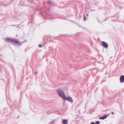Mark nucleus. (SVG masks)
<instances>
[{
    "instance_id": "1",
    "label": "nucleus",
    "mask_w": 124,
    "mask_h": 124,
    "mask_svg": "<svg viewBox=\"0 0 124 124\" xmlns=\"http://www.w3.org/2000/svg\"><path fill=\"white\" fill-rule=\"evenodd\" d=\"M6 41L9 43H12L13 42L17 45H21L22 43L19 41L18 40L14 39L12 38H6Z\"/></svg>"
},
{
    "instance_id": "2",
    "label": "nucleus",
    "mask_w": 124,
    "mask_h": 124,
    "mask_svg": "<svg viewBox=\"0 0 124 124\" xmlns=\"http://www.w3.org/2000/svg\"><path fill=\"white\" fill-rule=\"evenodd\" d=\"M57 93L60 97L63 99L65 97V95L61 89L58 90L57 91Z\"/></svg>"
},
{
    "instance_id": "3",
    "label": "nucleus",
    "mask_w": 124,
    "mask_h": 124,
    "mask_svg": "<svg viewBox=\"0 0 124 124\" xmlns=\"http://www.w3.org/2000/svg\"><path fill=\"white\" fill-rule=\"evenodd\" d=\"M63 99H64L65 100H67L68 101L71 103H73V101L72 99L70 97H66V96H65V98H63Z\"/></svg>"
},
{
    "instance_id": "4",
    "label": "nucleus",
    "mask_w": 124,
    "mask_h": 124,
    "mask_svg": "<svg viewBox=\"0 0 124 124\" xmlns=\"http://www.w3.org/2000/svg\"><path fill=\"white\" fill-rule=\"evenodd\" d=\"M101 43L104 47L106 48H108V45L106 42L104 41H102L101 42Z\"/></svg>"
},
{
    "instance_id": "5",
    "label": "nucleus",
    "mask_w": 124,
    "mask_h": 124,
    "mask_svg": "<svg viewBox=\"0 0 124 124\" xmlns=\"http://www.w3.org/2000/svg\"><path fill=\"white\" fill-rule=\"evenodd\" d=\"M120 81L121 83H122L124 82V76H121L120 78Z\"/></svg>"
},
{
    "instance_id": "6",
    "label": "nucleus",
    "mask_w": 124,
    "mask_h": 124,
    "mask_svg": "<svg viewBox=\"0 0 124 124\" xmlns=\"http://www.w3.org/2000/svg\"><path fill=\"white\" fill-rule=\"evenodd\" d=\"M63 124H67V120L65 119L63 120Z\"/></svg>"
},
{
    "instance_id": "7",
    "label": "nucleus",
    "mask_w": 124,
    "mask_h": 124,
    "mask_svg": "<svg viewBox=\"0 0 124 124\" xmlns=\"http://www.w3.org/2000/svg\"><path fill=\"white\" fill-rule=\"evenodd\" d=\"M103 116V117L105 119L107 118L108 116L107 115H105Z\"/></svg>"
},
{
    "instance_id": "8",
    "label": "nucleus",
    "mask_w": 124,
    "mask_h": 124,
    "mask_svg": "<svg viewBox=\"0 0 124 124\" xmlns=\"http://www.w3.org/2000/svg\"><path fill=\"white\" fill-rule=\"evenodd\" d=\"M99 119H102V120H103V119H104L103 117V116L102 117H99Z\"/></svg>"
},
{
    "instance_id": "9",
    "label": "nucleus",
    "mask_w": 124,
    "mask_h": 124,
    "mask_svg": "<svg viewBox=\"0 0 124 124\" xmlns=\"http://www.w3.org/2000/svg\"><path fill=\"white\" fill-rule=\"evenodd\" d=\"M100 123L99 121H97L96 122L95 124H99Z\"/></svg>"
},
{
    "instance_id": "10",
    "label": "nucleus",
    "mask_w": 124,
    "mask_h": 124,
    "mask_svg": "<svg viewBox=\"0 0 124 124\" xmlns=\"http://www.w3.org/2000/svg\"><path fill=\"white\" fill-rule=\"evenodd\" d=\"M84 20H86V18L85 17V15H84Z\"/></svg>"
},
{
    "instance_id": "11",
    "label": "nucleus",
    "mask_w": 124,
    "mask_h": 124,
    "mask_svg": "<svg viewBox=\"0 0 124 124\" xmlns=\"http://www.w3.org/2000/svg\"><path fill=\"white\" fill-rule=\"evenodd\" d=\"M39 47H42V46L41 45L39 44Z\"/></svg>"
},
{
    "instance_id": "12",
    "label": "nucleus",
    "mask_w": 124,
    "mask_h": 124,
    "mask_svg": "<svg viewBox=\"0 0 124 124\" xmlns=\"http://www.w3.org/2000/svg\"><path fill=\"white\" fill-rule=\"evenodd\" d=\"M112 114L113 115H114L115 114L113 112H112Z\"/></svg>"
},
{
    "instance_id": "13",
    "label": "nucleus",
    "mask_w": 124,
    "mask_h": 124,
    "mask_svg": "<svg viewBox=\"0 0 124 124\" xmlns=\"http://www.w3.org/2000/svg\"><path fill=\"white\" fill-rule=\"evenodd\" d=\"M91 124H95V123L93 122L91 123Z\"/></svg>"
},
{
    "instance_id": "14",
    "label": "nucleus",
    "mask_w": 124,
    "mask_h": 124,
    "mask_svg": "<svg viewBox=\"0 0 124 124\" xmlns=\"http://www.w3.org/2000/svg\"><path fill=\"white\" fill-rule=\"evenodd\" d=\"M35 73L36 74H37V72L36 71L35 72Z\"/></svg>"
},
{
    "instance_id": "15",
    "label": "nucleus",
    "mask_w": 124,
    "mask_h": 124,
    "mask_svg": "<svg viewBox=\"0 0 124 124\" xmlns=\"http://www.w3.org/2000/svg\"><path fill=\"white\" fill-rule=\"evenodd\" d=\"M86 15H87V16H88V15L87 14H86Z\"/></svg>"
},
{
    "instance_id": "16",
    "label": "nucleus",
    "mask_w": 124,
    "mask_h": 124,
    "mask_svg": "<svg viewBox=\"0 0 124 124\" xmlns=\"http://www.w3.org/2000/svg\"><path fill=\"white\" fill-rule=\"evenodd\" d=\"M13 26H15V25H13Z\"/></svg>"
}]
</instances>
